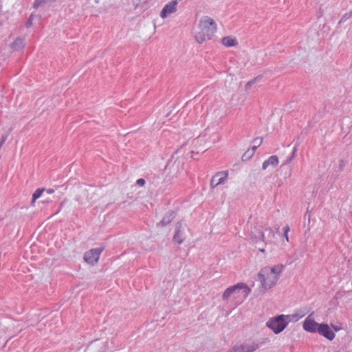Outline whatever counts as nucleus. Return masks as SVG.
Returning <instances> with one entry per match:
<instances>
[{"label": "nucleus", "instance_id": "33", "mask_svg": "<svg viewBox=\"0 0 352 352\" xmlns=\"http://www.w3.org/2000/svg\"><path fill=\"white\" fill-rule=\"evenodd\" d=\"M335 330H336V331H338V329L337 327H335Z\"/></svg>", "mask_w": 352, "mask_h": 352}, {"label": "nucleus", "instance_id": "14", "mask_svg": "<svg viewBox=\"0 0 352 352\" xmlns=\"http://www.w3.org/2000/svg\"><path fill=\"white\" fill-rule=\"evenodd\" d=\"M278 158L276 155L270 156L267 160L264 161L262 165L263 170L267 169L270 166L276 167L278 164Z\"/></svg>", "mask_w": 352, "mask_h": 352}, {"label": "nucleus", "instance_id": "5", "mask_svg": "<svg viewBox=\"0 0 352 352\" xmlns=\"http://www.w3.org/2000/svg\"><path fill=\"white\" fill-rule=\"evenodd\" d=\"M183 146L178 149L172 155L170 160L167 163V167L173 173H179L184 169V158L183 157H179L177 154L182 153Z\"/></svg>", "mask_w": 352, "mask_h": 352}, {"label": "nucleus", "instance_id": "19", "mask_svg": "<svg viewBox=\"0 0 352 352\" xmlns=\"http://www.w3.org/2000/svg\"><path fill=\"white\" fill-rule=\"evenodd\" d=\"M45 190L44 188L36 189L32 195V203L35 202V201L41 196L42 193Z\"/></svg>", "mask_w": 352, "mask_h": 352}, {"label": "nucleus", "instance_id": "3", "mask_svg": "<svg viewBox=\"0 0 352 352\" xmlns=\"http://www.w3.org/2000/svg\"><path fill=\"white\" fill-rule=\"evenodd\" d=\"M250 292V289L246 284L239 283L227 288L223 294L222 298L228 300L232 298L236 303H241L248 297Z\"/></svg>", "mask_w": 352, "mask_h": 352}, {"label": "nucleus", "instance_id": "30", "mask_svg": "<svg viewBox=\"0 0 352 352\" xmlns=\"http://www.w3.org/2000/svg\"><path fill=\"white\" fill-rule=\"evenodd\" d=\"M285 239H286L287 241H289V237H288L287 234H285Z\"/></svg>", "mask_w": 352, "mask_h": 352}, {"label": "nucleus", "instance_id": "27", "mask_svg": "<svg viewBox=\"0 0 352 352\" xmlns=\"http://www.w3.org/2000/svg\"><path fill=\"white\" fill-rule=\"evenodd\" d=\"M54 192V190L53 188H49L46 190V192L47 194H52Z\"/></svg>", "mask_w": 352, "mask_h": 352}, {"label": "nucleus", "instance_id": "21", "mask_svg": "<svg viewBox=\"0 0 352 352\" xmlns=\"http://www.w3.org/2000/svg\"><path fill=\"white\" fill-rule=\"evenodd\" d=\"M297 151V146H294V149H293V151H292V153L291 154V155L289 157H288L287 158V160L283 163V165H287L288 164H289L292 160L295 157V155H296V153Z\"/></svg>", "mask_w": 352, "mask_h": 352}, {"label": "nucleus", "instance_id": "18", "mask_svg": "<svg viewBox=\"0 0 352 352\" xmlns=\"http://www.w3.org/2000/svg\"><path fill=\"white\" fill-rule=\"evenodd\" d=\"M222 43L226 47H232L237 45L238 43L236 38L230 36H226L222 38Z\"/></svg>", "mask_w": 352, "mask_h": 352}, {"label": "nucleus", "instance_id": "15", "mask_svg": "<svg viewBox=\"0 0 352 352\" xmlns=\"http://www.w3.org/2000/svg\"><path fill=\"white\" fill-rule=\"evenodd\" d=\"M274 238V233L272 228H265L263 230V237H262V241L265 244L271 243Z\"/></svg>", "mask_w": 352, "mask_h": 352}, {"label": "nucleus", "instance_id": "23", "mask_svg": "<svg viewBox=\"0 0 352 352\" xmlns=\"http://www.w3.org/2000/svg\"><path fill=\"white\" fill-rule=\"evenodd\" d=\"M136 183L138 185L142 186L145 184V180L142 178H140L137 180Z\"/></svg>", "mask_w": 352, "mask_h": 352}, {"label": "nucleus", "instance_id": "24", "mask_svg": "<svg viewBox=\"0 0 352 352\" xmlns=\"http://www.w3.org/2000/svg\"><path fill=\"white\" fill-rule=\"evenodd\" d=\"M256 81V79L252 80V81H249L246 85H245V89L248 90V89H250V87H251V85L252 84L254 83V82Z\"/></svg>", "mask_w": 352, "mask_h": 352}, {"label": "nucleus", "instance_id": "1", "mask_svg": "<svg viewBox=\"0 0 352 352\" xmlns=\"http://www.w3.org/2000/svg\"><path fill=\"white\" fill-rule=\"evenodd\" d=\"M283 269V265L278 264L274 266H265L260 270L258 274V280L264 292L272 288L276 284Z\"/></svg>", "mask_w": 352, "mask_h": 352}, {"label": "nucleus", "instance_id": "9", "mask_svg": "<svg viewBox=\"0 0 352 352\" xmlns=\"http://www.w3.org/2000/svg\"><path fill=\"white\" fill-rule=\"evenodd\" d=\"M258 348V344L252 343H244L241 345L234 346L229 352H254Z\"/></svg>", "mask_w": 352, "mask_h": 352}, {"label": "nucleus", "instance_id": "17", "mask_svg": "<svg viewBox=\"0 0 352 352\" xmlns=\"http://www.w3.org/2000/svg\"><path fill=\"white\" fill-rule=\"evenodd\" d=\"M25 46V41L22 38H17L12 44V47L14 50H20Z\"/></svg>", "mask_w": 352, "mask_h": 352}, {"label": "nucleus", "instance_id": "12", "mask_svg": "<svg viewBox=\"0 0 352 352\" xmlns=\"http://www.w3.org/2000/svg\"><path fill=\"white\" fill-rule=\"evenodd\" d=\"M320 335L323 336L329 340H332L335 338V333L330 329L327 324H320L318 331Z\"/></svg>", "mask_w": 352, "mask_h": 352}, {"label": "nucleus", "instance_id": "7", "mask_svg": "<svg viewBox=\"0 0 352 352\" xmlns=\"http://www.w3.org/2000/svg\"><path fill=\"white\" fill-rule=\"evenodd\" d=\"M228 174L226 171H221L216 173L210 180V187L214 188L220 184H223L227 181Z\"/></svg>", "mask_w": 352, "mask_h": 352}, {"label": "nucleus", "instance_id": "6", "mask_svg": "<svg viewBox=\"0 0 352 352\" xmlns=\"http://www.w3.org/2000/svg\"><path fill=\"white\" fill-rule=\"evenodd\" d=\"M102 251V249H100V248L90 250L89 251L87 252L85 254V256H84L85 261L88 263L94 265L95 263H96L98 262Z\"/></svg>", "mask_w": 352, "mask_h": 352}, {"label": "nucleus", "instance_id": "2", "mask_svg": "<svg viewBox=\"0 0 352 352\" xmlns=\"http://www.w3.org/2000/svg\"><path fill=\"white\" fill-rule=\"evenodd\" d=\"M198 32L195 34L196 41L199 43H203L207 40L212 38L217 30L214 21L208 16H204L199 21Z\"/></svg>", "mask_w": 352, "mask_h": 352}, {"label": "nucleus", "instance_id": "8", "mask_svg": "<svg viewBox=\"0 0 352 352\" xmlns=\"http://www.w3.org/2000/svg\"><path fill=\"white\" fill-rule=\"evenodd\" d=\"M178 5L177 0H172L164 6L160 13V16L162 19H166L170 14L175 13L177 11V7Z\"/></svg>", "mask_w": 352, "mask_h": 352}, {"label": "nucleus", "instance_id": "32", "mask_svg": "<svg viewBox=\"0 0 352 352\" xmlns=\"http://www.w3.org/2000/svg\"><path fill=\"white\" fill-rule=\"evenodd\" d=\"M295 259H296V258H294V259L291 260V261L289 262V264L292 263V262H293L294 261H295Z\"/></svg>", "mask_w": 352, "mask_h": 352}, {"label": "nucleus", "instance_id": "16", "mask_svg": "<svg viewBox=\"0 0 352 352\" xmlns=\"http://www.w3.org/2000/svg\"><path fill=\"white\" fill-rule=\"evenodd\" d=\"M174 219V213L173 211L168 212L165 214L162 221L157 224L162 226H165L170 223Z\"/></svg>", "mask_w": 352, "mask_h": 352}, {"label": "nucleus", "instance_id": "26", "mask_svg": "<svg viewBox=\"0 0 352 352\" xmlns=\"http://www.w3.org/2000/svg\"><path fill=\"white\" fill-rule=\"evenodd\" d=\"M283 230H284V234H287L288 232L289 231V226H285L284 228H283Z\"/></svg>", "mask_w": 352, "mask_h": 352}, {"label": "nucleus", "instance_id": "28", "mask_svg": "<svg viewBox=\"0 0 352 352\" xmlns=\"http://www.w3.org/2000/svg\"><path fill=\"white\" fill-rule=\"evenodd\" d=\"M257 148H258V147H257V146H256L255 144H254V145L252 146V153H251V155H253V153H254L255 150H256Z\"/></svg>", "mask_w": 352, "mask_h": 352}, {"label": "nucleus", "instance_id": "20", "mask_svg": "<svg viewBox=\"0 0 352 352\" xmlns=\"http://www.w3.org/2000/svg\"><path fill=\"white\" fill-rule=\"evenodd\" d=\"M288 316H289L288 318L289 321H291V320L297 321L300 318H302L305 316V314L304 313H296L295 314L288 315Z\"/></svg>", "mask_w": 352, "mask_h": 352}, {"label": "nucleus", "instance_id": "11", "mask_svg": "<svg viewBox=\"0 0 352 352\" xmlns=\"http://www.w3.org/2000/svg\"><path fill=\"white\" fill-rule=\"evenodd\" d=\"M185 231V226H183L181 223H177L175 234L173 236L174 241L177 243L181 244L186 239Z\"/></svg>", "mask_w": 352, "mask_h": 352}, {"label": "nucleus", "instance_id": "10", "mask_svg": "<svg viewBox=\"0 0 352 352\" xmlns=\"http://www.w3.org/2000/svg\"><path fill=\"white\" fill-rule=\"evenodd\" d=\"M320 324L316 322L311 318V314L309 315L303 322V328L309 332H317Z\"/></svg>", "mask_w": 352, "mask_h": 352}, {"label": "nucleus", "instance_id": "22", "mask_svg": "<svg viewBox=\"0 0 352 352\" xmlns=\"http://www.w3.org/2000/svg\"><path fill=\"white\" fill-rule=\"evenodd\" d=\"M262 143V138H256L254 140L253 144L258 147Z\"/></svg>", "mask_w": 352, "mask_h": 352}, {"label": "nucleus", "instance_id": "29", "mask_svg": "<svg viewBox=\"0 0 352 352\" xmlns=\"http://www.w3.org/2000/svg\"><path fill=\"white\" fill-rule=\"evenodd\" d=\"M349 16H351V14H346L343 16V18L342 19V20H343L344 19H347V18H349Z\"/></svg>", "mask_w": 352, "mask_h": 352}, {"label": "nucleus", "instance_id": "13", "mask_svg": "<svg viewBox=\"0 0 352 352\" xmlns=\"http://www.w3.org/2000/svg\"><path fill=\"white\" fill-rule=\"evenodd\" d=\"M251 238L257 242L258 241H262V237H263V229L261 226H255L250 232Z\"/></svg>", "mask_w": 352, "mask_h": 352}, {"label": "nucleus", "instance_id": "25", "mask_svg": "<svg viewBox=\"0 0 352 352\" xmlns=\"http://www.w3.org/2000/svg\"><path fill=\"white\" fill-rule=\"evenodd\" d=\"M198 142H199L198 139L196 138V139H193L192 140H188L185 144H189L190 142L191 144H195V143H197Z\"/></svg>", "mask_w": 352, "mask_h": 352}, {"label": "nucleus", "instance_id": "31", "mask_svg": "<svg viewBox=\"0 0 352 352\" xmlns=\"http://www.w3.org/2000/svg\"><path fill=\"white\" fill-rule=\"evenodd\" d=\"M258 250L261 252H264L265 250L263 248H259Z\"/></svg>", "mask_w": 352, "mask_h": 352}, {"label": "nucleus", "instance_id": "4", "mask_svg": "<svg viewBox=\"0 0 352 352\" xmlns=\"http://www.w3.org/2000/svg\"><path fill=\"white\" fill-rule=\"evenodd\" d=\"M289 316L280 315L276 318L267 321L266 325L271 329L275 333H279L287 327L289 320Z\"/></svg>", "mask_w": 352, "mask_h": 352}]
</instances>
